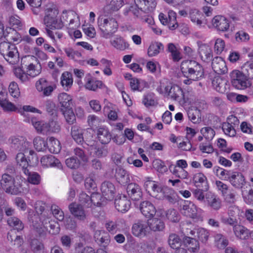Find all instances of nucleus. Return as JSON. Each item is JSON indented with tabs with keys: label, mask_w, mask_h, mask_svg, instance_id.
Instances as JSON below:
<instances>
[{
	"label": "nucleus",
	"mask_w": 253,
	"mask_h": 253,
	"mask_svg": "<svg viewBox=\"0 0 253 253\" xmlns=\"http://www.w3.org/2000/svg\"><path fill=\"white\" fill-rule=\"evenodd\" d=\"M21 68H15L13 72L15 77L24 83L29 81V78H34L39 75L42 72V66L39 60L34 56L28 55L22 58Z\"/></svg>",
	"instance_id": "1"
},
{
	"label": "nucleus",
	"mask_w": 253,
	"mask_h": 253,
	"mask_svg": "<svg viewBox=\"0 0 253 253\" xmlns=\"http://www.w3.org/2000/svg\"><path fill=\"white\" fill-rule=\"evenodd\" d=\"M180 70L184 77L187 78L183 81L185 84H190L193 81H198L204 76L202 66L194 60L182 61Z\"/></svg>",
	"instance_id": "2"
},
{
	"label": "nucleus",
	"mask_w": 253,
	"mask_h": 253,
	"mask_svg": "<svg viewBox=\"0 0 253 253\" xmlns=\"http://www.w3.org/2000/svg\"><path fill=\"white\" fill-rule=\"evenodd\" d=\"M157 90L160 93L168 95L171 99L179 103H183L186 101L185 95L181 87L177 85H172L168 80L162 81Z\"/></svg>",
	"instance_id": "3"
},
{
	"label": "nucleus",
	"mask_w": 253,
	"mask_h": 253,
	"mask_svg": "<svg viewBox=\"0 0 253 253\" xmlns=\"http://www.w3.org/2000/svg\"><path fill=\"white\" fill-rule=\"evenodd\" d=\"M5 33H0V40L3 41L0 43V52L4 59L10 64H15L18 61L17 49L14 44H10L6 39L7 35Z\"/></svg>",
	"instance_id": "4"
},
{
	"label": "nucleus",
	"mask_w": 253,
	"mask_h": 253,
	"mask_svg": "<svg viewBox=\"0 0 253 253\" xmlns=\"http://www.w3.org/2000/svg\"><path fill=\"white\" fill-rule=\"evenodd\" d=\"M9 142L12 145V146L19 150V151H23L25 153L29 152L32 157L31 160L33 163L35 164L38 162V158L36 153L31 148V143L23 136H13L9 139Z\"/></svg>",
	"instance_id": "5"
},
{
	"label": "nucleus",
	"mask_w": 253,
	"mask_h": 253,
	"mask_svg": "<svg viewBox=\"0 0 253 253\" xmlns=\"http://www.w3.org/2000/svg\"><path fill=\"white\" fill-rule=\"evenodd\" d=\"M59 11L55 8L48 10V13L44 18V23L46 27V32L51 30L61 29L64 26L63 22L61 18L57 17Z\"/></svg>",
	"instance_id": "6"
},
{
	"label": "nucleus",
	"mask_w": 253,
	"mask_h": 253,
	"mask_svg": "<svg viewBox=\"0 0 253 253\" xmlns=\"http://www.w3.org/2000/svg\"><path fill=\"white\" fill-rule=\"evenodd\" d=\"M0 184L6 193L11 195H17L22 191L21 185L16 183L13 177L7 174L2 175Z\"/></svg>",
	"instance_id": "7"
},
{
	"label": "nucleus",
	"mask_w": 253,
	"mask_h": 253,
	"mask_svg": "<svg viewBox=\"0 0 253 253\" xmlns=\"http://www.w3.org/2000/svg\"><path fill=\"white\" fill-rule=\"evenodd\" d=\"M232 85L237 89L244 90L251 85L247 77L238 70H234L230 73Z\"/></svg>",
	"instance_id": "8"
},
{
	"label": "nucleus",
	"mask_w": 253,
	"mask_h": 253,
	"mask_svg": "<svg viewBox=\"0 0 253 253\" xmlns=\"http://www.w3.org/2000/svg\"><path fill=\"white\" fill-rule=\"evenodd\" d=\"M143 188L151 196L158 199L164 198V194L158 183L153 180L152 177H145L143 180Z\"/></svg>",
	"instance_id": "9"
},
{
	"label": "nucleus",
	"mask_w": 253,
	"mask_h": 253,
	"mask_svg": "<svg viewBox=\"0 0 253 253\" xmlns=\"http://www.w3.org/2000/svg\"><path fill=\"white\" fill-rule=\"evenodd\" d=\"M104 197H101L98 193H92L90 197L86 194L82 193L79 196V201L81 204L86 208L92 207V205L100 206L103 201Z\"/></svg>",
	"instance_id": "10"
},
{
	"label": "nucleus",
	"mask_w": 253,
	"mask_h": 253,
	"mask_svg": "<svg viewBox=\"0 0 253 253\" xmlns=\"http://www.w3.org/2000/svg\"><path fill=\"white\" fill-rule=\"evenodd\" d=\"M211 23L214 27L221 32L228 30L232 32L236 30L234 24H232V22L230 23L228 19L222 15L214 16L212 19Z\"/></svg>",
	"instance_id": "11"
},
{
	"label": "nucleus",
	"mask_w": 253,
	"mask_h": 253,
	"mask_svg": "<svg viewBox=\"0 0 253 253\" xmlns=\"http://www.w3.org/2000/svg\"><path fill=\"white\" fill-rule=\"evenodd\" d=\"M49 223L50 217L44 212L39 216V222L37 221L33 222V229L40 236L43 235L47 230V225Z\"/></svg>",
	"instance_id": "12"
},
{
	"label": "nucleus",
	"mask_w": 253,
	"mask_h": 253,
	"mask_svg": "<svg viewBox=\"0 0 253 253\" xmlns=\"http://www.w3.org/2000/svg\"><path fill=\"white\" fill-rule=\"evenodd\" d=\"M140 210L142 213L147 217H152L156 213L157 216L162 217L165 214V212L163 210H158L156 211L154 206L148 201H143L141 203Z\"/></svg>",
	"instance_id": "13"
},
{
	"label": "nucleus",
	"mask_w": 253,
	"mask_h": 253,
	"mask_svg": "<svg viewBox=\"0 0 253 253\" xmlns=\"http://www.w3.org/2000/svg\"><path fill=\"white\" fill-rule=\"evenodd\" d=\"M101 37L110 39L111 45L117 49L124 50L128 48V44L124 39L113 33H103Z\"/></svg>",
	"instance_id": "14"
},
{
	"label": "nucleus",
	"mask_w": 253,
	"mask_h": 253,
	"mask_svg": "<svg viewBox=\"0 0 253 253\" xmlns=\"http://www.w3.org/2000/svg\"><path fill=\"white\" fill-rule=\"evenodd\" d=\"M32 156L29 154V152L25 153L23 151H20L16 156V162L17 165L21 167L23 171L27 172L28 168L30 165H36L37 163L34 164L31 160Z\"/></svg>",
	"instance_id": "15"
},
{
	"label": "nucleus",
	"mask_w": 253,
	"mask_h": 253,
	"mask_svg": "<svg viewBox=\"0 0 253 253\" xmlns=\"http://www.w3.org/2000/svg\"><path fill=\"white\" fill-rule=\"evenodd\" d=\"M37 90L46 96L51 95L56 86L55 85L50 84L45 78L39 79L36 83Z\"/></svg>",
	"instance_id": "16"
},
{
	"label": "nucleus",
	"mask_w": 253,
	"mask_h": 253,
	"mask_svg": "<svg viewBox=\"0 0 253 253\" xmlns=\"http://www.w3.org/2000/svg\"><path fill=\"white\" fill-rule=\"evenodd\" d=\"M225 179L228 180L231 184L235 188L241 189L246 184V181L243 173L238 171H233L228 174L227 178Z\"/></svg>",
	"instance_id": "17"
},
{
	"label": "nucleus",
	"mask_w": 253,
	"mask_h": 253,
	"mask_svg": "<svg viewBox=\"0 0 253 253\" xmlns=\"http://www.w3.org/2000/svg\"><path fill=\"white\" fill-rule=\"evenodd\" d=\"M149 232V228L147 221H138L133 225L132 227V234L138 237H144Z\"/></svg>",
	"instance_id": "18"
},
{
	"label": "nucleus",
	"mask_w": 253,
	"mask_h": 253,
	"mask_svg": "<svg viewBox=\"0 0 253 253\" xmlns=\"http://www.w3.org/2000/svg\"><path fill=\"white\" fill-rule=\"evenodd\" d=\"M101 191L102 196L105 199L110 201L114 199L116 189L114 184L111 182H104L101 184Z\"/></svg>",
	"instance_id": "19"
},
{
	"label": "nucleus",
	"mask_w": 253,
	"mask_h": 253,
	"mask_svg": "<svg viewBox=\"0 0 253 253\" xmlns=\"http://www.w3.org/2000/svg\"><path fill=\"white\" fill-rule=\"evenodd\" d=\"M213 71L219 74L227 73L228 69L225 60L220 57L213 58L211 63Z\"/></svg>",
	"instance_id": "20"
},
{
	"label": "nucleus",
	"mask_w": 253,
	"mask_h": 253,
	"mask_svg": "<svg viewBox=\"0 0 253 253\" xmlns=\"http://www.w3.org/2000/svg\"><path fill=\"white\" fill-rule=\"evenodd\" d=\"M37 113L41 114L40 110L35 108V107L31 105H24L22 107H19L18 113H19L24 118V121L30 123L31 122V118H34L30 116L27 113Z\"/></svg>",
	"instance_id": "21"
},
{
	"label": "nucleus",
	"mask_w": 253,
	"mask_h": 253,
	"mask_svg": "<svg viewBox=\"0 0 253 253\" xmlns=\"http://www.w3.org/2000/svg\"><path fill=\"white\" fill-rule=\"evenodd\" d=\"M84 81L85 88L89 90L95 91L98 88H102L104 86L102 81L93 80L90 74L85 76Z\"/></svg>",
	"instance_id": "22"
},
{
	"label": "nucleus",
	"mask_w": 253,
	"mask_h": 253,
	"mask_svg": "<svg viewBox=\"0 0 253 253\" xmlns=\"http://www.w3.org/2000/svg\"><path fill=\"white\" fill-rule=\"evenodd\" d=\"M198 209L192 202L186 201L184 203L181 210L182 213L186 216L195 218L197 216Z\"/></svg>",
	"instance_id": "23"
},
{
	"label": "nucleus",
	"mask_w": 253,
	"mask_h": 253,
	"mask_svg": "<svg viewBox=\"0 0 253 253\" xmlns=\"http://www.w3.org/2000/svg\"><path fill=\"white\" fill-rule=\"evenodd\" d=\"M42 166L45 168L49 167H57L60 168L62 165L59 160L55 158L52 155H47L43 156L41 159Z\"/></svg>",
	"instance_id": "24"
},
{
	"label": "nucleus",
	"mask_w": 253,
	"mask_h": 253,
	"mask_svg": "<svg viewBox=\"0 0 253 253\" xmlns=\"http://www.w3.org/2000/svg\"><path fill=\"white\" fill-rule=\"evenodd\" d=\"M212 85L216 91L221 93H224L229 86L227 81L219 76L214 78L212 81Z\"/></svg>",
	"instance_id": "25"
},
{
	"label": "nucleus",
	"mask_w": 253,
	"mask_h": 253,
	"mask_svg": "<svg viewBox=\"0 0 253 253\" xmlns=\"http://www.w3.org/2000/svg\"><path fill=\"white\" fill-rule=\"evenodd\" d=\"M199 45V53L201 59L205 62L210 61L212 57V52L211 47L206 44L200 43Z\"/></svg>",
	"instance_id": "26"
},
{
	"label": "nucleus",
	"mask_w": 253,
	"mask_h": 253,
	"mask_svg": "<svg viewBox=\"0 0 253 253\" xmlns=\"http://www.w3.org/2000/svg\"><path fill=\"white\" fill-rule=\"evenodd\" d=\"M206 200L208 205L214 210H218L221 207L220 199L214 194L208 192L206 194Z\"/></svg>",
	"instance_id": "27"
},
{
	"label": "nucleus",
	"mask_w": 253,
	"mask_h": 253,
	"mask_svg": "<svg viewBox=\"0 0 253 253\" xmlns=\"http://www.w3.org/2000/svg\"><path fill=\"white\" fill-rule=\"evenodd\" d=\"M98 141L103 144H108L111 140L112 135L109 129L105 127H100L96 131Z\"/></svg>",
	"instance_id": "28"
},
{
	"label": "nucleus",
	"mask_w": 253,
	"mask_h": 253,
	"mask_svg": "<svg viewBox=\"0 0 253 253\" xmlns=\"http://www.w3.org/2000/svg\"><path fill=\"white\" fill-rule=\"evenodd\" d=\"M58 99L61 110L72 108L73 98L71 95L65 92L61 93L58 95Z\"/></svg>",
	"instance_id": "29"
},
{
	"label": "nucleus",
	"mask_w": 253,
	"mask_h": 253,
	"mask_svg": "<svg viewBox=\"0 0 253 253\" xmlns=\"http://www.w3.org/2000/svg\"><path fill=\"white\" fill-rule=\"evenodd\" d=\"M190 234L197 237L199 241L204 243L207 242L210 234L208 230L202 227L195 228L190 230Z\"/></svg>",
	"instance_id": "30"
},
{
	"label": "nucleus",
	"mask_w": 253,
	"mask_h": 253,
	"mask_svg": "<svg viewBox=\"0 0 253 253\" xmlns=\"http://www.w3.org/2000/svg\"><path fill=\"white\" fill-rule=\"evenodd\" d=\"M127 191L129 196L133 200H138L142 196L140 187L136 183L129 184L127 188Z\"/></svg>",
	"instance_id": "31"
},
{
	"label": "nucleus",
	"mask_w": 253,
	"mask_h": 253,
	"mask_svg": "<svg viewBox=\"0 0 253 253\" xmlns=\"http://www.w3.org/2000/svg\"><path fill=\"white\" fill-rule=\"evenodd\" d=\"M149 231L151 230L154 232L162 231L165 227V224L164 221L160 218H153L147 221Z\"/></svg>",
	"instance_id": "32"
},
{
	"label": "nucleus",
	"mask_w": 253,
	"mask_h": 253,
	"mask_svg": "<svg viewBox=\"0 0 253 253\" xmlns=\"http://www.w3.org/2000/svg\"><path fill=\"white\" fill-rule=\"evenodd\" d=\"M136 5L140 8L148 12L153 11L156 8L157 2L156 0H133Z\"/></svg>",
	"instance_id": "33"
},
{
	"label": "nucleus",
	"mask_w": 253,
	"mask_h": 253,
	"mask_svg": "<svg viewBox=\"0 0 253 253\" xmlns=\"http://www.w3.org/2000/svg\"><path fill=\"white\" fill-rule=\"evenodd\" d=\"M5 95V92H0V106L4 111L6 112H17L19 107H17L14 103L10 102L6 99L1 97Z\"/></svg>",
	"instance_id": "34"
},
{
	"label": "nucleus",
	"mask_w": 253,
	"mask_h": 253,
	"mask_svg": "<svg viewBox=\"0 0 253 253\" xmlns=\"http://www.w3.org/2000/svg\"><path fill=\"white\" fill-rule=\"evenodd\" d=\"M115 176L117 181L122 185H126L130 182L129 174L124 169H117Z\"/></svg>",
	"instance_id": "35"
},
{
	"label": "nucleus",
	"mask_w": 253,
	"mask_h": 253,
	"mask_svg": "<svg viewBox=\"0 0 253 253\" xmlns=\"http://www.w3.org/2000/svg\"><path fill=\"white\" fill-rule=\"evenodd\" d=\"M38 132L46 134L49 132L48 123L38 120L36 118H32L31 123Z\"/></svg>",
	"instance_id": "36"
},
{
	"label": "nucleus",
	"mask_w": 253,
	"mask_h": 253,
	"mask_svg": "<svg viewBox=\"0 0 253 253\" xmlns=\"http://www.w3.org/2000/svg\"><path fill=\"white\" fill-rule=\"evenodd\" d=\"M115 204L118 211L124 212L127 211L129 209L130 203L126 196H123L115 200Z\"/></svg>",
	"instance_id": "37"
},
{
	"label": "nucleus",
	"mask_w": 253,
	"mask_h": 253,
	"mask_svg": "<svg viewBox=\"0 0 253 253\" xmlns=\"http://www.w3.org/2000/svg\"><path fill=\"white\" fill-rule=\"evenodd\" d=\"M73 84L72 75L69 72H63L60 77V84L65 90H69Z\"/></svg>",
	"instance_id": "38"
},
{
	"label": "nucleus",
	"mask_w": 253,
	"mask_h": 253,
	"mask_svg": "<svg viewBox=\"0 0 253 253\" xmlns=\"http://www.w3.org/2000/svg\"><path fill=\"white\" fill-rule=\"evenodd\" d=\"M164 47L163 44L158 42H152L147 49V55L150 57L157 56L161 51H163Z\"/></svg>",
	"instance_id": "39"
},
{
	"label": "nucleus",
	"mask_w": 253,
	"mask_h": 253,
	"mask_svg": "<svg viewBox=\"0 0 253 253\" xmlns=\"http://www.w3.org/2000/svg\"><path fill=\"white\" fill-rule=\"evenodd\" d=\"M60 18L62 20H63L66 21L69 20L71 26L72 25V21H75L76 22V26L74 28H76V26H80L79 18L77 13L74 11H63Z\"/></svg>",
	"instance_id": "40"
},
{
	"label": "nucleus",
	"mask_w": 253,
	"mask_h": 253,
	"mask_svg": "<svg viewBox=\"0 0 253 253\" xmlns=\"http://www.w3.org/2000/svg\"><path fill=\"white\" fill-rule=\"evenodd\" d=\"M69 208L72 214L78 219L84 220L85 218V212L80 205L72 203L69 205Z\"/></svg>",
	"instance_id": "41"
},
{
	"label": "nucleus",
	"mask_w": 253,
	"mask_h": 253,
	"mask_svg": "<svg viewBox=\"0 0 253 253\" xmlns=\"http://www.w3.org/2000/svg\"><path fill=\"white\" fill-rule=\"evenodd\" d=\"M233 231L236 237L241 240L247 239L251 233L248 229L241 225H235L233 227Z\"/></svg>",
	"instance_id": "42"
},
{
	"label": "nucleus",
	"mask_w": 253,
	"mask_h": 253,
	"mask_svg": "<svg viewBox=\"0 0 253 253\" xmlns=\"http://www.w3.org/2000/svg\"><path fill=\"white\" fill-rule=\"evenodd\" d=\"M129 85L131 90L134 91H142L147 86V83L143 80L134 78L129 82Z\"/></svg>",
	"instance_id": "43"
},
{
	"label": "nucleus",
	"mask_w": 253,
	"mask_h": 253,
	"mask_svg": "<svg viewBox=\"0 0 253 253\" xmlns=\"http://www.w3.org/2000/svg\"><path fill=\"white\" fill-rule=\"evenodd\" d=\"M94 238L96 241L103 244L104 246L107 245L110 242V236L104 230H96L94 233Z\"/></svg>",
	"instance_id": "44"
},
{
	"label": "nucleus",
	"mask_w": 253,
	"mask_h": 253,
	"mask_svg": "<svg viewBox=\"0 0 253 253\" xmlns=\"http://www.w3.org/2000/svg\"><path fill=\"white\" fill-rule=\"evenodd\" d=\"M47 148L49 151L53 153L57 154L60 152L61 146L58 140L53 137H50L48 139Z\"/></svg>",
	"instance_id": "45"
},
{
	"label": "nucleus",
	"mask_w": 253,
	"mask_h": 253,
	"mask_svg": "<svg viewBox=\"0 0 253 253\" xmlns=\"http://www.w3.org/2000/svg\"><path fill=\"white\" fill-rule=\"evenodd\" d=\"M90 153L93 157L102 158L107 156L108 150L104 147L91 145L90 148Z\"/></svg>",
	"instance_id": "46"
},
{
	"label": "nucleus",
	"mask_w": 253,
	"mask_h": 253,
	"mask_svg": "<svg viewBox=\"0 0 253 253\" xmlns=\"http://www.w3.org/2000/svg\"><path fill=\"white\" fill-rule=\"evenodd\" d=\"M187 250L191 253H196L199 250V244L195 239L187 237L184 239Z\"/></svg>",
	"instance_id": "47"
},
{
	"label": "nucleus",
	"mask_w": 253,
	"mask_h": 253,
	"mask_svg": "<svg viewBox=\"0 0 253 253\" xmlns=\"http://www.w3.org/2000/svg\"><path fill=\"white\" fill-rule=\"evenodd\" d=\"M34 148L38 151H44L47 149V142L41 136H37L33 140Z\"/></svg>",
	"instance_id": "48"
},
{
	"label": "nucleus",
	"mask_w": 253,
	"mask_h": 253,
	"mask_svg": "<svg viewBox=\"0 0 253 253\" xmlns=\"http://www.w3.org/2000/svg\"><path fill=\"white\" fill-rule=\"evenodd\" d=\"M189 16L191 21L196 23L198 26H200L202 24V14L197 9H190L189 11Z\"/></svg>",
	"instance_id": "49"
},
{
	"label": "nucleus",
	"mask_w": 253,
	"mask_h": 253,
	"mask_svg": "<svg viewBox=\"0 0 253 253\" xmlns=\"http://www.w3.org/2000/svg\"><path fill=\"white\" fill-rule=\"evenodd\" d=\"M169 20L166 25H168L170 30L173 31L176 28H180L176 22V13L173 10H169L168 12ZM178 30H180V29Z\"/></svg>",
	"instance_id": "50"
},
{
	"label": "nucleus",
	"mask_w": 253,
	"mask_h": 253,
	"mask_svg": "<svg viewBox=\"0 0 253 253\" xmlns=\"http://www.w3.org/2000/svg\"><path fill=\"white\" fill-rule=\"evenodd\" d=\"M24 173L27 176V181L31 184L38 185L41 183V175L36 172H31L27 169V172L23 171Z\"/></svg>",
	"instance_id": "51"
},
{
	"label": "nucleus",
	"mask_w": 253,
	"mask_h": 253,
	"mask_svg": "<svg viewBox=\"0 0 253 253\" xmlns=\"http://www.w3.org/2000/svg\"><path fill=\"white\" fill-rule=\"evenodd\" d=\"M71 135L78 143H82L84 141L83 130L78 126H74L71 128Z\"/></svg>",
	"instance_id": "52"
},
{
	"label": "nucleus",
	"mask_w": 253,
	"mask_h": 253,
	"mask_svg": "<svg viewBox=\"0 0 253 253\" xmlns=\"http://www.w3.org/2000/svg\"><path fill=\"white\" fill-rule=\"evenodd\" d=\"M123 5V0H111L110 3L105 7L108 13L118 10Z\"/></svg>",
	"instance_id": "53"
},
{
	"label": "nucleus",
	"mask_w": 253,
	"mask_h": 253,
	"mask_svg": "<svg viewBox=\"0 0 253 253\" xmlns=\"http://www.w3.org/2000/svg\"><path fill=\"white\" fill-rule=\"evenodd\" d=\"M9 23L10 26V28L13 31H17L22 30V24L18 16H11L10 17Z\"/></svg>",
	"instance_id": "54"
},
{
	"label": "nucleus",
	"mask_w": 253,
	"mask_h": 253,
	"mask_svg": "<svg viewBox=\"0 0 253 253\" xmlns=\"http://www.w3.org/2000/svg\"><path fill=\"white\" fill-rule=\"evenodd\" d=\"M7 223L10 227L17 230H21L24 228L22 222L16 217H11L7 219Z\"/></svg>",
	"instance_id": "55"
},
{
	"label": "nucleus",
	"mask_w": 253,
	"mask_h": 253,
	"mask_svg": "<svg viewBox=\"0 0 253 253\" xmlns=\"http://www.w3.org/2000/svg\"><path fill=\"white\" fill-rule=\"evenodd\" d=\"M54 120L49 122L48 123V128L49 129L48 133H58L60 130V126L58 123L57 122V114L55 113L54 114L53 113Z\"/></svg>",
	"instance_id": "56"
},
{
	"label": "nucleus",
	"mask_w": 253,
	"mask_h": 253,
	"mask_svg": "<svg viewBox=\"0 0 253 253\" xmlns=\"http://www.w3.org/2000/svg\"><path fill=\"white\" fill-rule=\"evenodd\" d=\"M66 121L69 124H73L76 121V117L72 108L61 110Z\"/></svg>",
	"instance_id": "57"
},
{
	"label": "nucleus",
	"mask_w": 253,
	"mask_h": 253,
	"mask_svg": "<svg viewBox=\"0 0 253 253\" xmlns=\"http://www.w3.org/2000/svg\"><path fill=\"white\" fill-rule=\"evenodd\" d=\"M100 63L103 66L102 71L104 74L108 76H111L112 75L111 69V67L112 66V62L105 58H102L100 60Z\"/></svg>",
	"instance_id": "58"
},
{
	"label": "nucleus",
	"mask_w": 253,
	"mask_h": 253,
	"mask_svg": "<svg viewBox=\"0 0 253 253\" xmlns=\"http://www.w3.org/2000/svg\"><path fill=\"white\" fill-rule=\"evenodd\" d=\"M168 241L169 246L173 249H178L181 244L180 239L175 234L169 235Z\"/></svg>",
	"instance_id": "59"
},
{
	"label": "nucleus",
	"mask_w": 253,
	"mask_h": 253,
	"mask_svg": "<svg viewBox=\"0 0 253 253\" xmlns=\"http://www.w3.org/2000/svg\"><path fill=\"white\" fill-rule=\"evenodd\" d=\"M103 27L105 28L104 30L111 31L117 29L118 25L114 19H105L103 20Z\"/></svg>",
	"instance_id": "60"
},
{
	"label": "nucleus",
	"mask_w": 253,
	"mask_h": 253,
	"mask_svg": "<svg viewBox=\"0 0 253 253\" xmlns=\"http://www.w3.org/2000/svg\"><path fill=\"white\" fill-rule=\"evenodd\" d=\"M222 130L224 134L229 137H234L236 134V131L234 126L228 122L223 124Z\"/></svg>",
	"instance_id": "61"
},
{
	"label": "nucleus",
	"mask_w": 253,
	"mask_h": 253,
	"mask_svg": "<svg viewBox=\"0 0 253 253\" xmlns=\"http://www.w3.org/2000/svg\"><path fill=\"white\" fill-rule=\"evenodd\" d=\"M215 244L218 249H224L228 244V240L221 234L215 236Z\"/></svg>",
	"instance_id": "62"
},
{
	"label": "nucleus",
	"mask_w": 253,
	"mask_h": 253,
	"mask_svg": "<svg viewBox=\"0 0 253 253\" xmlns=\"http://www.w3.org/2000/svg\"><path fill=\"white\" fill-rule=\"evenodd\" d=\"M146 66L147 69L152 74H155L161 71V66L159 63L156 61H148Z\"/></svg>",
	"instance_id": "63"
},
{
	"label": "nucleus",
	"mask_w": 253,
	"mask_h": 253,
	"mask_svg": "<svg viewBox=\"0 0 253 253\" xmlns=\"http://www.w3.org/2000/svg\"><path fill=\"white\" fill-rule=\"evenodd\" d=\"M8 91L11 96L18 98L20 95V91L18 84L12 82L10 83L8 87Z\"/></svg>",
	"instance_id": "64"
}]
</instances>
